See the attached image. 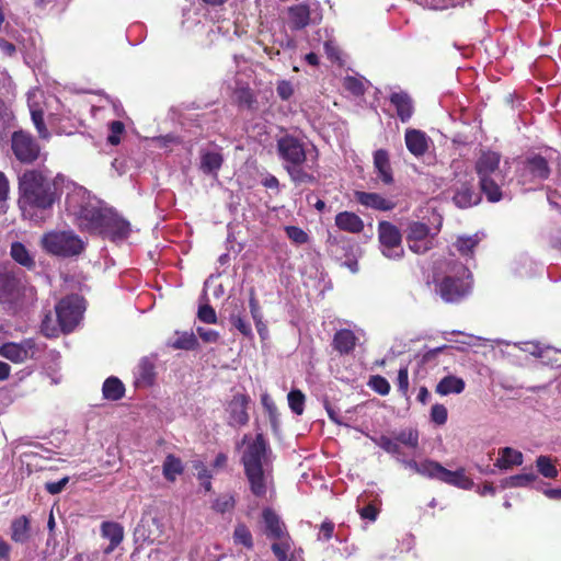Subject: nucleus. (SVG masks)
<instances>
[{"label":"nucleus","mask_w":561,"mask_h":561,"mask_svg":"<svg viewBox=\"0 0 561 561\" xmlns=\"http://www.w3.org/2000/svg\"><path fill=\"white\" fill-rule=\"evenodd\" d=\"M65 207L68 216L83 232L102 236L115 242L127 239L130 233L128 221L82 186L73 185L69 188Z\"/></svg>","instance_id":"1"},{"label":"nucleus","mask_w":561,"mask_h":561,"mask_svg":"<svg viewBox=\"0 0 561 561\" xmlns=\"http://www.w3.org/2000/svg\"><path fill=\"white\" fill-rule=\"evenodd\" d=\"M19 205L24 217L34 221L44 220L56 202L54 183L42 171L30 170L19 178Z\"/></svg>","instance_id":"2"},{"label":"nucleus","mask_w":561,"mask_h":561,"mask_svg":"<svg viewBox=\"0 0 561 561\" xmlns=\"http://www.w3.org/2000/svg\"><path fill=\"white\" fill-rule=\"evenodd\" d=\"M277 152L284 169L298 184L312 183L313 169L317 167L318 150L302 138L285 135L277 140Z\"/></svg>","instance_id":"3"},{"label":"nucleus","mask_w":561,"mask_h":561,"mask_svg":"<svg viewBox=\"0 0 561 561\" xmlns=\"http://www.w3.org/2000/svg\"><path fill=\"white\" fill-rule=\"evenodd\" d=\"M274 458L268 440L261 433L248 445V482L253 494L265 496L272 489V460Z\"/></svg>","instance_id":"4"},{"label":"nucleus","mask_w":561,"mask_h":561,"mask_svg":"<svg viewBox=\"0 0 561 561\" xmlns=\"http://www.w3.org/2000/svg\"><path fill=\"white\" fill-rule=\"evenodd\" d=\"M506 165L501 167V156L494 151H483L476 162V172L479 178L481 191L492 203L502 198L501 187L506 179Z\"/></svg>","instance_id":"5"},{"label":"nucleus","mask_w":561,"mask_h":561,"mask_svg":"<svg viewBox=\"0 0 561 561\" xmlns=\"http://www.w3.org/2000/svg\"><path fill=\"white\" fill-rule=\"evenodd\" d=\"M34 298V287L27 285L15 272L8 268L0 271V305L4 310L15 312Z\"/></svg>","instance_id":"6"},{"label":"nucleus","mask_w":561,"mask_h":561,"mask_svg":"<svg viewBox=\"0 0 561 561\" xmlns=\"http://www.w3.org/2000/svg\"><path fill=\"white\" fill-rule=\"evenodd\" d=\"M471 274L463 264L448 265L447 274L437 285V291L446 302H455L467 296L471 288Z\"/></svg>","instance_id":"7"},{"label":"nucleus","mask_w":561,"mask_h":561,"mask_svg":"<svg viewBox=\"0 0 561 561\" xmlns=\"http://www.w3.org/2000/svg\"><path fill=\"white\" fill-rule=\"evenodd\" d=\"M42 248L57 256L79 255L85 248V242L72 230H51L41 238Z\"/></svg>","instance_id":"8"},{"label":"nucleus","mask_w":561,"mask_h":561,"mask_svg":"<svg viewBox=\"0 0 561 561\" xmlns=\"http://www.w3.org/2000/svg\"><path fill=\"white\" fill-rule=\"evenodd\" d=\"M370 439L386 453L392 455L397 460H401L403 451L401 446L415 450L419 448L420 435L415 428L401 430L393 438L386 435L380 437H370Z\"/></svg>","instance_id":"9"},{"label":"nucleus","mask_w":561,"mask_h":561,"mask_svg":"<svg viewBox=\"0 0 561 561\" xmlns=\"http://www.w3.org/2000/svg\"><path fill=\"white\" fill-rule=\"evenodd\" d=\"M84 309V300L79 295H70L61 299L56 306L60 330L65 333L71 332L79 324Z\"/></svg>","instance_id":"10"},{"label":"nucleus","mask_w":561,"mask_h":561,"mask_svg":"<svg viewBox=\"0 0 561 561\" xmlns=\"http://www.w3.org/2000/svg\"><path fill=\"white\" fill-rule=\"evenodd\" d=\"M379 249L389 260H400L404 254L400 230L389 221L378 224Z\"/></svg>","instance_id":"11"},{"label":"nucleus","mask_w":561,"mask_h":561,"mask_svg":"<svg viewBox=\"0 0 561 561\" xmlns=\"http://www.w3.org/2000/svg\"><path fill=\"white\" fill-rule=\"evenodd\" d=\"M435 233H432L430 228L419 221H413L408 226L407 242L409 249L417 254H423L435 245Z\"/></svg>","instance_id":"12"},{"label":"nucleus","mask_w":561,"mask_h":561,"mask_svg":"<svg viewBox=\"0 0 561 561\" xmlns=\"http://www.w3.org/2000/svg\"><path fill=\"white\" fill-rule=\"evenodd\" d=\"M36 344L33 339H24L20 342H5L0 345V356L14 363L23 364L34 357Z\"/></svg>","instance_id":"13"},{"label":"nucleus","mask_w":561,"mask_h":561,"mask_svg":"<svg viewBox=\"0 0 561 561\" xmlns=\"http://www.w3.org/2000/svg\"><path fill=\"white\" fill-rule=\"evenodd\" d=\"M550 175V168L548 160L539 154H533L526 158L523 162L520 170V182L526 184L528 182H542Z\"/></svg>","instance_id":"14"},{"label":"nucleus","mask_w":561,"mask_h":561,"mask_svg":"<svg viewBox=\"0 0 561 561\" xmlns=\"http://www.w3.org/2000/svg\"><path fill=\"white\" fill-rule=\"evenodd\" d=\"M12 150L18 160L31 163L38 158L39 147L31 135L15 131L12 135Z\"/></svg>","instance_id":"15"},{"label":"nucleus","mask_w":561,"mask_h":561,"mask_svg":"<svg viewBox=\"0 0 561 561\" xmlns=\"http://www.w3.org/2000/svg\"><path fill=\"white\" fill-rule=\"evenodd\" d=\"M264 533L266 537L273 540V543L293 542L286 530L284 523L278 515L270 508H265L262 513Z\"/></svg>","instance_id":"16"},{"label":"nucleus","mask_w":561,"mask_h":561,"mask_svg":"<svg viewBox=\"0 0 561 561\" xmlns=\"http://www.w3.org/2000/svg\"><path fill=\"white\" fill-rule=\"evenodd\" d=\"M42 99L43 92L39 89H33L27 93V104L33 124L39 137L43 139H48L50 134L44 123V110L41 105Z\"/></svg>","instance_id":"17"},{"label":"nucleus","mask_w":561,"mask_h":561,"mask_svg":"<svg viewBox=\"0 0 561 561\" xmlns=\"http://www.w3.org/2000/svg\"><path fill=\"white\" fill-rule=\"evenodd\" d=\"M242 56H234V62L238 70L233 76H229L226 80V84L231 90L233 96L239 103H243L245 100V72L241 64L243 62Z\"/></svg>","instance_id":"18"},{"label":"nucleus","mask_w":561,"mask_h":561,"mask_svg":"<svg viewBox=\"0 0 561 561\" xmlns=\"http://www.w3.org/2000/svg\"><path fill=\"white\" fill-rule=\"evenodd\" d=\"M404 140L408 150L415 157L423 156L428 149L430 138L420 129L408 128Z\"/></svg>","instance_id":"19"},{"label":"nucleus","mask_w":561,"mask_h":561,"mask_svg":"<svg viewBox=\"0 0 561 561\" xmlns=\"http://www.w3.org/2000/svg\"><path fill=\"white\" fill-rule=\"evenodd\" d=\"M355 197L363 206L370 207L377 210H391L394 208V203L385 198L377 193L356 192Z\"/></svg>","instance_id":"20"},{"label":"nucleus","mask_w":561,"mask_h":561,"mask_svg":"<svg viewBox=\"0 0 561 561\" xmlns=\"http://www.w3.org/2000/svg\"><path fill=\"white\" fill-rule=\"evenodd\" d=\"M391 104L396 107L401 122H408L414 112L412 99L405 92H394L390 96Z\"/></svg>","instance_id":"21"},{"label":"nucleus","mask_w":561,"mask_h":561,"mask_svg":"<svg viewBox=\"0 0 561 561\" xmlns=\"http://www.w3.org/2000/svg\"><path fill=\"white\" fill-rule=\"evenodd\" d=\"M335 225L340 230L359 233L364 229L363 219L354 213L341 211L335 216Z\"/></svg>","instance_id":"22"},{"label":"nucleus","mask_w":561,"mask_h":561,"mask_svg":"<svg viewBox=\"0 0 561 561\" xmlns=\"http://www.w3.org/2000/svg\"><path fill=\"white\" fill-rule=\"evenodd\" d=\"M310 22V9L307 3H299L288 9V24L293 30H301Z\"/></svg>","instance_id":"23"},{"label":"nucleus","mask_w":561,"mask_h":561,"mask_svg":"<svg viewBox=\"0 0 561 561\" xmlns=\"http://www.w3.org/2000/svg\"><path fill=\"white\" fill-rule=\"evenodd\" d=\"M102 536L110 540V546L105 548L104 553H111L123 540V527L114 522H104L101 526Z\"/></svg>","instance_id":"24"},{"label":"nucleus","mask_w":561,"mask_h":561,"mask_svg":"<svg viewBox=\"0 0 561 561\" xmlns=\"http://www.w3.org/2000/svg\"><path fill=\"white\" fill-rule=\"evenodd\" d=\"M374 167L378 176L386 184H390L393 181L391 167L389 162L388 152L383 149H379L374 154Z\"/></svg>","instance_id":"25"},{"label":"nucleus","mask_w":561,"mask_h":561,"mask_svg":"<svg viewBox=\"0 0 561 561\" xmlns=\"http://www.w3.org/2000/svg\"><path fill=\"white\" fill-rule=\"evenodd\" d=\"M439 481L463 490H469L473 486V481L466 476L463 469L450 471L444 468Z\"/></svg>","instance_id":"26"},{"label":"nucleus","mask_w":561,"mask_h":561,"mask_svg":"<svg viewBox=\"0 0 561 561\" xmlns=\"http://www.w3.org/2000/svg\"><path fill=\"white\" fill-rule=\"evenodd\" d=\"M229 422L233 425L245 424V396L234 397L228 404Z\"/></svg>","instance_id":"27"},{"label":"nucleus","mask_w":561,"mask_h":561,"mask_svg":"<svg viewBox=\"0 0 561 561\" xmlns=\"http://www.w3.org/2000/svg\"><path fill=\"white\" fill-rule=\"evenodd\" d=\"M465 386L466 383L463 379L454 375H448L440 379L435 390L440 396L459 394L465 390Z\"/></svg>","instance_id":"28"},{"label":"nucleus","mask_w":561,"mask_h":561,"mask_svg":"<svg viewBox=\"0 0 561 561\" xmlns=\"http://www.w3.org/2000/svg\"><path fill=\"white\" fill-rule=\"evenodd\" d=\"M454 202L460 208H468L480 202V195L473 191L472 186L461 184V186L456 190Z\"/></svg>","instance_id":"29"},{"label":"nucleus","mask_w":561,"mask_h":561,"mask_svg":"<svg viewBox=\"0 0 561 561\" xmlns=\"http://www.w3.org/2000/svg\"><path fill=\"white\" fill-rule=\"evenodd\" d=\"M154 365L148 359L142 358L135 370V382L138 387L152 385L154 380Z\"/></svg>","instance_id":"30"},{"label":"nucleus","mask_w":561,"mask_h":561,"mask_svg":"<svg viewBox=\"0 0 561 561\" xmlns=\"http://www.w3.org/2000/svg\"><path fill=\"white\" fill-rule=\"evenodd\" d=\"M523 454L519 450L511 447H504L499 450V457L495 466L500 469H510L514 466H520L523 463Z\"/></svg>","instance_id":"31"},{"label":"nucleus","mask_w":561,"mask_h":561,"mask_svg":"<svg viewBox=\"0 0 561 561\" xmlns=\"http://www.w3.org/2000/svg\"><path fill=\"white\" fill-rule=\"evenodd\" d=\"M11 539L19 543H24L30 539V519L22 515L11 523Z\"/></svg>","instance_id":"32"},{"label":"nucleus","mask_w":561,"mask_h":561,"mask_svg":"<svg viewBox=\"0 0 561 561\" xmlns=\"http://www.w3.org/2000/svg\"><path fill=\"white\" fill-rule=\"evenodd\" d=\"M11 257L20 265L32 270L35 267L34 256L30 253L26 247L21 242H13L10 248Z\"/></svg>","instance_id":"33"},{"label":"nucleus","mask_w":561,"mask_h":561,"mask_svg":"<svg viewBox=\"0 0 561 561\" xmlns=\"http://www.w3.org/2000/svg\"><path fill=\"white\" fill-rule=\"evenodd\" d=\"M184 471V466L180 458L169 454L162 465V474L165 480L174 482Z\"/></svg>","instance_id":"34"},{"label":"nucleus","mask_w":561,"mask_h":561,"mask_svg":"<svg viewBox=\"0 0 561 561\" xmlns=\"http://www.w3.org/2000/svg\"><path fill=\"white\" fill-rule=\"evenodd\" d=\"M103 397L106 400L117 401L125 394L124 383L116 377H108L102 387Z\"/></svg>","instance_id":"35"},{"label":"nucleus","mask_w":561,"mask_h":561,"mask_svg":"<svg viewBox=\"0 0 561 561\" xmlns=\"http://www.w3.org/2000/svg\"><path fill=\"white\" fill-rule=\"evenodd\" d=\"M356 336L351 330H340L335 333L333 344L336 351L347 354L355 347Z\"/></svg>","instance_id":"36"},{"label":"nucleus","mask_w":561,"mask_h":561,"mask_svg":"<svg viewBox=\"0 0 561 561\" xmlns=\"http://www.w3.org/2000/svg\"><path fill=\"white\" fill-rule=\"evenodd\" d=\"M482 240V236L480 233H474L469 237H458L454 247L459 252L460 255L470 257L473 254L474 249Z\"/></svg>","instance_id":"37"},{"label":"nucleus","mask_w":561,"mask_h":561,"mask_svg":"<svg viewBox=\"0 0 561 561\" xmlns=\"http://www.w3.org/2000/svg\"><path fill=\"white\" fill-rule=\"evenodd\" d=\"M222 163L221 156L216 151H205L201 157V169L205 173L216 174Z\"/></svg>","instance_id":"38"},{"label":"nucleus","mask_w":561,"mask_h":561,"mask_svg":"<svg viewBox=\"0 0 561 561\" xmlns=\"http://www.w3.org/2000/svg\"><path fill=\"white\" fill-rule=\"evenodd\" d=\"M536 479H537V477L533 472L520 473V474H516V476H512V477L505 478L502 481V485L504 488L527 486V485L531 484Z\"/></svg>","instance_id":"39"},{"label":"nucleus","mask_w":561,"mask_h":561,"mask_svg":"<svg viewBox=\"0 0 561 561\" xmlns=\"http://www.w3.org/2000/svg\"><path fill=\"white\" fill-rule=\"evenodd\" d=\"M443 469L444 467L440 463L434 460L426 459L420 462V470L417 474H421L430 479L440 480Z\"/></svg>","instance_id":"40"},{"label":"nucleus","mask_w":561,"mask_h":561,"mask_svg":"<svg viewBox=\"0 0 561 561\" xmlns=\"http://www.w3.org/2000/svg\"><path fill=\"white\" fill-rule=\"evenodd\" d=\"M293 542L272 543V551L278 561H297L293 552Z\"/></svg>","instance_id":"41"},{"label":"nucleus","mask_w":561,"mask_h":561,"mask_svg":"<svg viewBox=\"0 0 561 561\" xmlns=\"http://www.w3.org/2000/svg\"><path fill=\"white\" fill-rule=\"evenodd\" d=\"M538 471L549 479H554L558 476V469L548 456H539L536 460Z\"/></svg>","instance_id":"42"},{"label":"nucleus","mask_w":561,"mask_h":561,"mask_svg":"<svg viewBox=\"0 0 561 561\" xmlns=\"http://www.w3.org/2000/svg\"><path fill=\"white\" fill-rule=\"evenodd\" d=\"M287 400L290 410L295 414L301 415L304 413L306 397L300 390H291L287 396Z\"/></svg>","instance_id":"43"},{"label":"nucleus","mask_w":561,"mask_h":561,"mask_svg":"<svg viewBox=\"0 0 561 561\" xmlns=\"http://www.w3.org/2000/svg\"><path fill=\"white\" fill-rule=\"evenodd\" d=\"M171 345L176 350H194L197 345V340L193 332H183L178 335Z\"/></svg>","instance_id":"44"},{"label":"nucleus","mask_w":561,"mask_h":561,"mask_svg":"<svg viewBox=\"0 0 561 561\" xmlns=\"http://www.w3.org/2000/svg\"><path fill=\"white\" fill-rule=\"evenodd\" d=\"M285 232L286 236L290 239V241L295 244L300 245L309 242L308 233L299 227L286 226Z\"/></svg>","instance_id":"45"},{"label":"nucleus","mask_w":561,"mask_h":561,"mask_svg":"<svg viewBox=\"0 0 561 561\" xmlns=\"http://www.w3.org/2000/svg\"><path fill=\"white\" fill-rule=\"evenodd\" d=\"M110 134L107 136V142L112 146H116L121 142V137L125 131V125L121 121H113L110 123Z\"/></svg>","instance_id":"46"},{"label":"nucleus","mask_w":561,"mask_h":561,"mask_svg":"<svg viewBox=\"0 0 561 561\" xmlns=\"http://www.w3.org/2000/svg\"><path fill=\"white\" fill-rule=\"evenodd\" d=\"M261 401H262V405L264 407L265 411L268 414V417H270L273 428H275L277 426L278 413H277V408H276L273 399L267 393H264L261 397Z\"/></svg>","instance_id":"47"},{"label":"nucleus","mask_w":561,"mask_h":561,"mask_svg":"<svg viewBox=\"0 0 561 561\" xmlns=\"http://www.w3.org/2000/svg\"><path fill=\"white\" fill-rule=\"evenodd\" d=\"M251 314H252V318H253V320L255 322L256 330H257L262 341L267 340V337H268L267 328H266V325L262 321V316L260 313L259 308L253 302H251Z\"/></svg>","instance_id":"48"},{"label":"nucleus","mask_w":561,"mask_h":561,"mask_svg":"<svg viewBox=\"0 0 561 561\" xmlns=\"http://www.w3.org/2000/svg\"><path fill=\"white\" fill-rule=\"evenodd\" d=\"M369 386L373 390H375L377 393L381 396H386L390 391V383L388 380L382 376H373L369 380Z\"/></svg>","instance_id":"49"},{"label":"nucleus","mask_w":561,"mask_h":561,"mask_svg":"<svg viewBox=\"0 0 561 561\" xmlns=\"http://www.w3.org/2000/svg\"><path fill=\"white\" fill-rule=\"evenodd\" d=\"M448 412L445 405L436 403L431 409V421L437 425H444L447 422Z\"/></svg>","instance_id":"50"},{"label":"nucleus","mask_w":561,"mask_h":561,"mask_svg":"<svg viewBox=\"0 0 561 561\" xmlns=\"http://www.w3.org/2000/svg\"><path fill=\"white\" fill-rule=\"evenodd\" d=\"M397 386L402 396L407 397L409 391V369L402 366L398 371Z\"/></svg>","instance_id":"51"},{"label":"nucleus","mask_w":561,"mask_h":561,"mask_svg":"<svg viewBox=\"0 0 561 561\" xmlns=\"http://www.w3.org/2000/svg\"><path fill=\"white\" fill-rule=\"evenodd\" d=\"M9 182L3 172H0V213H4L8 204Z\"/></svg>","instance_id":"52"},{"label":"nucleus","mask_w":561,"mask_h":561,"mask_svg":"<svg viewBox=\"0 0 561 561\" xmlns=\"http://www.w3.org/2000/svg\"><path fill=\"white\" fill-rule=\"evenodd\" d=\"M234 505L233 497L230 495H222L213 503V508L216 512L225 513L230 511Z\"/></svg>","instance_id":"53"},{"label":"nucleus","mask_w":561,"mask_h":561,"mask_svg":"<svg viewBox=\"0 0 561 561\" xmlns=\"http://www.w3.org/2000/svg\"><path fill=\"white\" fill-rule=\"evenodd\" d=\"M198 318L205 323H216L217 316L215 310L208 305L201 306L198 309Z\"/></svg>","instance_id":"54"},{"label":"nucleus","mask_w":561,"mask_h":561,"mask_svg":"<svg viewBox=\"0 0 561 561\" xmlns=\"http://www.w3.org/2000/svg\"><path fill=\"white\" fill-rule=\"evenodd\" d=\"M196 332L205 343H216L219 340V333L215 330L197 327Z\"/></svg>","instance_id":"55"},{"label":"nucleus","mask_w":561,"mask_h":561,"mask_svg":"<svg viewBox=\"0 0 561 561\" xmlns=\"http://www.w3.org/2000/svg\"><path fill=\"white\" fill-rule=\"evenodd\" d=\"M276 90L282 100L290 99L295 91L293 83L286 80L279 81Z\"/></svg>","instance_id":"56"},{"label":"nucleus","mask_w":561,"mask_h":561,"mask_svg":"<svg viewBox=\"0 0 561 561\" xmlns=\"http://www.w3.org/2000/svg\"><path fill=\"white\" fill-rule=\"evenodd\" d=\"M344 87L346 90L351 91L355 95H360L364 93L363 83L353 77L345 78Z\"/></svg>","instance_id":"57"},{"label":"nucleus","mask_w":561,"mask_h":561,"mask_svg":"<svg viewBox=\"0 0 561 561\" xmlns=\"http://www.w3.org/2000/svg\"><path fill=\"white\" fill-rule=\"evenodd\" d=\"M334 530V524L329 520H324L320 526V531L318 535L319 540L328 541L332 538Z\"/></svg>","instance_id":"58"},{"label":"nucleus","mask_w":561,"mask_h":561,"mask_svg":"<svg viewBox=\"0 0 561 561\" xmlns=\"http://www.w3.org/2000/svg\"><path fill=\"white\" fill-rule=\"evenodd\" d=\"M69 481V478L68 477H64L62 479L58 480V481H54V482H47L45 484V489L48 493L50 494H58L60 493L64 488L66 486V484L68 483Z\"/></svg>","instance_id":"59"},{"label":"nucleus","mask_w":561,"mask_h":561,"mask_svg":"<svg viewBox=\"0 0 561 561\" xmlns=\"http://www.w3.org/2000/svg\"><path fill=\"white\" fill-rule=\"evenodd\" d=\"M324 50L329 59L332 61L339 60V49L332 42H325L324 43Z\"/></svg>","instance_id":"60"},{"label":"nucleus","mask_w":561,"mask_h":561,"mask_svg":"<svg viewBox=\"0 0 561 561\" xmlns=\"http://www.w3.org/2000/svg\"><path fill=\"white\" fill-rule=\"evenodd\" d=\"M194 469L196 470L197 479L204 480L206 478H211L210 472L208 469L204 466L202 461H196L194 463Z\"/></svg>","instance_id":"61"},{"label":"nucleus","mask_w":561,"mask_h":561,"mask_svg":"<svg viewBox=\"0 0 561 561\" xmlns=\"http://www.w3.org/2000/svg\"><path fill=\"white\" fill-rule=\"evenodd\" d=\"M363 518L375 520L377 518V510L373 505H367L359 512Z\"/></svg>","instance_id":"62"},{"label":"nucleus","mask_w":561,"mask_h":561,"mask_svg":"<svg viewBox=\"0 0 561 561\" xmlns=\"http://www.w3.org/2000/svg\"><path fill=\"white\" fill-rule=\"evenodd\" d=\"M51 320L46 317L42 322V331L46 336H55L57 334V329L55 327H50Z\"/></svg>","instance_id":"63"},{"label":"nucleus","mask_w":561,"mask_h":561,"mask_svg":"<svg viewBox=\"0 0 561 561\" xmlns=\"http://www.w3.org/2000/svg\"><path fill=\"white\" fill-rule=\"evenodd\" d=\"M324 408L332 422L339 425L342 424L337 411L328 401L324 402Z\"/></svg>","instance_id":"64"}]
</instances>
